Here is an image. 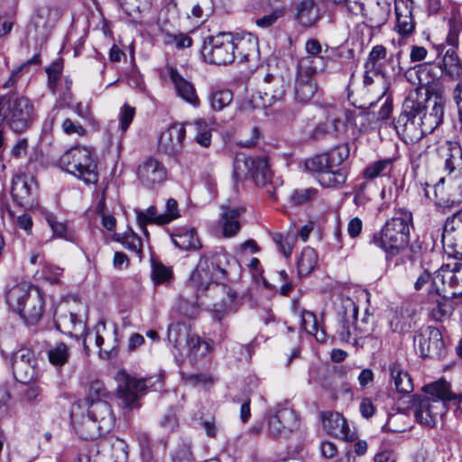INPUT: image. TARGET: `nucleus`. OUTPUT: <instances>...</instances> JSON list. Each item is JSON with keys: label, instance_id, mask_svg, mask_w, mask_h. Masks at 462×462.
I'll use <instances>...</instances> for the list:
<instances>
[{"label": "nucleus", "instance_id": "nucleus-18", "mask_svg": "<svg viewBox=\"0 0 462 462\" xmlns=\"http://www.w3.org/2000/svg\"><path fill=\"white\" fill-rule=\"evenodd\" d=\"M432 284L436 287L442 284L444 292L446 287H448L453 297L462 296V263L442 265L435 272Z\"/></svg>", "mask_w": 462, "mask_h": 462}, {"label": "nucleus", "instance_id": "nucleus-17", "mask_svg": "<svg viewBox=\"0 0 462 462\" xmlns=\"http://www.w3.org/2000/svg\"><path fill=\"white\" fill-rule=\"evenodd\" d=\"M309 60H304L301 65L297 66V75L294 87L295 99L299 103L310 102L318 91L315 79L317 70L310 69Z\"/></svg>", "mask_w": 462, "mask_h": 462}, {"label": "nucleus", "instance_id": "nucleus-51", "mask_svg": "<svg viewBox=\"0 0 462 462\" xmlns=\"http://www.w3.org/2000/svg\"><path fill=\"white\" fill-rule=\"evenodd\" d=\"M171 267L156 261L152 262V278L155 284L168 283L172 279Z\"/></svg>", "mask_w": 462, "mask_h": 462}, {"label": "nucleus", "instance_id": "nucleus-40", "mask_svg": "<svg viewBox=\"0 0 462 462\" xmlns=\"http://www.w3.org/2000/svg\"><path fill=\"white\" fill-rule=\"evenodd\" d=\"M300 318L301 326L307 333L313 335L319 342L326 341V332L322 328H319L317 318L312 312L303 310L300 314Z\"/></svg>", "mask_w": 462, "mask_h": 462}, {"label": "nucleus", "instance_id": "nucleus-4", "mask_svg": "<svg viewBox=\"0 0 462 462\" xmlns=\"http://www.w3.org/2000/svg\"><path fill=\"white\" fill-rule=\"evenodd\" d=\"M411 226V214L401 212L399 216L388 219L381 231L373 235L370 242L383 250L387 261L393 260L406 250Z\"/></svg>", "mask_w": 462, "mask_h": 462}, {"label": "nucleus", "instance_id": "nucleus-52", "mask_svg": "<svg viewBox=\"0 0 462 462\" xmlns=\"http://www.w3.org/2000/svg\"><path fill=\"white\" fill-rule=\"evenodd\" d=\"M326 153L332 168L338 167L349 157L350 147L348 143H342Z\"/></svg>", "mask_w": 462, "mask_h": 462}, {"label": "nucleus", "instance_id": "nucleus-15", "mask_svg": "<svg viewBox=\"0 0 462 462\" xmlns=\"http://www.w3.org/2000/svg\"><path fill=\"white\" fill-rule=\"evenodd\" d=\"M441 242L448 255L462 259V209L447 218Z\"/></svg>", "mask_w": 462, "mask_h": 462}, {"label": "nucleus", "instance_id": "nucleus-1", "mask_svg": "<svg viewBox=\"0 0 462 462\" xmlns=\"http://www.w3.org/2000/svg\"><path fill=\"white\" fill-rule=\"evenodd\" d=\"M445 101L440 95H430L428 88L409 92L402 111L393 120L398 135L406 143H417L441 125Z\"/></svg>", "mask_w": 462, "mask_h": 462}, {"label": "nucleus", "instance_id": "nucleus-30", "mask_svg": "<svg viewBox=\"0 0 462 462\" xmlns=\"http://www.w3.org/2000/svg\"><path fill=\"white\" fill-rule=\"evenodd\" d=\"M186 348L189 361L192 364H197L212 353L214 342L211 339H203L199 336L194 335Z\"/></svg>", "mask_w": 462, "mask_h": 462}, {"label": "nucleus", "instance_id": "nucleus-9", "mask_svg": "<svg viewBox=\"0 0 462 462\" xmlns=\"http://www.w3.org/2000/svg\"><path fill=\"white\" fill-rule=\"evenodd\" d=\"M234 174L236 178L242 175L250 174L258 187L263 188L270 197L275 196L276 188L282 185L279 179L273 180V175L269 168L268 160L265 157L240 158L236 156L234 165Z\"/></svg>", "mask_w": 462, "mask_h": 462}, {"label": "nucleus", "instance_id": "nucleus-50", "mask_svg": "<svg viewBox=\"0 0 462 462\" xmlns=\"http://www.w3.org/2000/svg\"><path fill=\"white\" fill-rule=\"evenodd\" d=\"M55 323L58 329L69 334H72L77 327L84 328L81 320L78 319L77 316L71 312L57 318Z\"/></svg>", "mask_w": 462, "mask_h": 462}, {"label": "nucleus", "instance_id": "nucleus-62", "mask_svg": "<svg viewBox=\"0 0 462 462\" xmlns=\"http://www.w3.org/2000/svg\"><path fill=\"white\" fill-rule=\"evenodd\" d=\"M458 47H450L446 51L443 57V64L445 69L448 73L453 72L454 69H457L460 67V60L457 54V49Z\"/></svg>", "mask_w": 462, "mask_h": 462}, {"label": "nucleus", "instance_id": "nucleus-21", "mask_svg": "<svg viewBox=\"0 0 462 462\" xmlns=\"http://www.w3.org/2000/svg\"><path fill=\"white\" fill-rule=\"evenodd\" d=\"M185 136V125L172 124L162 133L159 138V150L169 156H178L182 151Z\"/></svg>", "mask_w": 462, "mask_h": 462}, {"label": "nucleus", "instance_id": "nucleus-57", "mask_svg": "<svg viewBox=\"0 0 462 462\" xmlns=\"http://www.w3.org/2000/svg\"><path fill=\"white\" fill-rule=\"evenodd\" d=\"M214 11L212 0H199L191 9V14L196 18H208Z\"/></svg>", "mask_w": 462, "mask_h": 462}, {"label": "nucleus", "instance_id": "nucleus-13", "mask_svg": "<svg viewBox=\"0 0 462 462\" xmlns=\"http://www.w3.org/2000/svg\"><path fill=\"white\" fill-rule=\"evenodd\" d=\"M413 346L422 358H439L444 352L441 332L430 326L420 328L415 332Z\"/></svg>", "mask_w": 462, "mask_h": 462}, {"label": "nucleus", "instance_id": "nucleus-47", "mask_svg": "<svg viewBox=\"0 0 462 462\" xmlns=\"http://www.w3.org/2000/svg\"><path fill=\"white\" fill-rule=\"evenodd\" d=\"M448 32L446 38V43L450 47L459 46V34L462 32V18L457 15H452L448 19Z\"/></svg>", "mask_w": 462, "mask_h": 462}, {"label": "nucleus", "instance_id": "nucleus-28", "mask_svg": "<svg viewBox=\"0 0 462 462\" xmlns=\"http://www.w3.org/2000/svg\"><path fill=\"white\" fill-rule=\"evenodd\" d=\"M233 42L236 58L241 62L249 60L251 56L257 52L258 41L252 33H246L241 36L233 35Z\"/></svg>", "mask_w": 462, "mask_h": 462}, {"label": "nucleus", "instance_id": "nucleus-35", "mask_svg": "<svg viewBox=\"0 0 462 462\" xmlns=\"http://www.w3.org/2000/svg\"><path fill=\"white\" fill-rule=\"evenodd\" d=\"M305 50L307 55L299 60L298 65H301L304 60H309L310 69L317 71L322 69L325 67V59L320 55L321 45L319 42L316 39H309L306 42Z\"/></svg>", "mask_w": 462, "mask_h": 462}, {"label": "nucleus", "instance_id": "nucleus-12", "mask_svg": "<svg viewBox=\"0 0 462 462\" xmlns=\"http://www.w3.org/2000/svg\"><path fill=\"white\" fill-rule=\"evenodd\" d=\"M444 170L448 171V176L440 178L435 184V195L440 184L447 180L456 189L451 194L452 198L448 199L447 206H449V202L451 206L459 204L462 202V149L459 146L450 150L445 160Z\"/></svg>", "mask_w": 462, "mask_h": 462}, {"label": "nucleus", "instance_id": "nucleus-64", "mask_svg": "<svg viewBox=\"0 0 462 462\" xmlns=\"http://www.w3.org/2000/svg\"><path fill=\"white\" fill-rule=\"evenodd\" d=\"M417 79L421 87L430 85L434 77L431 76L432 65L430 63H422L415 67Z\"/></svg>", "mask_w": 462, "mask_h": 462}, {"label": "nucleus", "instance_id": "nucleus-31", "mask_svg": "<svg viewBox=\"0 0 462 462\" xmlns=\"http://www.w3.org/2000/svg\"><path fill=\"white\" fill-rule=\"evenodd\" d=\"M34 289L26 282H21L12 287L6 293V301L10 308L17 313L23 310L25 301H27Z\"/></svg>", "mask_w": 462, "mask_h": 462}, {"label": "nucleus", "instance_id": "nucleus-23", "mask_svg": "<svg viewBox=\"0 0 462 462\" xmlns=\"http://www.w3.org/2000/svg\"><path fill=\"white\" fill-rule=\"evenodd\" d=\"M168 75L173 84L177 96L192 106L198 107L200 101L193 83L186 79L172 67L168 69Z\"/></svg>", "mask_w": 462, "mask_h": 462}, {"label": "nucleus", "instance_id": "nucleus-55", "mask_svg": "<svg viewBox=\"0 0 462 462\" xmlns=\"http://www.w3.org/2000/svg\"><path fill=\"white\" fill-rule=\"evenodd\" d=\"M40 63V55L36 54L32 59H30L27 62L22 64L19 68L13 70L9 79L4 84L5 88L16 87L20 77L22 76L23 71H24L30 65L32 64H39Z\"/></svg>", "mask_w": 462, "mask_h": 462}, {"label": "nucleus", "instance_id": "nucleus-38", "mask_svg": "<svg viewBox=\"0 0 462 462\" xmlns=\"http://www.w3.org/2000/svg\"><path fill=\"white\" fill-rule=\"evenodd\" d=\"M208 101L214 111H222L233 101V92L227 88H212L208 94Z\"/></svg>", "mask_w": 462, "mask_h": 462}, {"label": "nucleus", "instance_id": "nucleus-39", "mask_svg": "<svg viewBox=\"0 0 462 462\" xmlns=\"http://www.w3.org/2000/svg\"><path fill=\"white\" fill-rule=\"evenodd\" d=\"M389 14V5H382L379 3H376L369 13H365V10L364 9V13L361 15L367 19L371 27L380 28L387 22Z\"/></svg>", "mask_w": 462, "mask_h": 462}, {"label": "nucleus", "instance_id": "nucleus-16", "mask_svg": "<svg viewBox=\"0 0 462 462\" xmlns=\"http://www.w3.org/2000/svg\"><path fill=\"white\" fill-rule=\"evenodd\" d=\"M299 426V417L290 408H279L267 418L268 435L273 439L287 438L298 430Z\"/></svg>", "mask_w": 462, "mask_h": 462}, {"label": "nucleus", "instance_id": "nucleus-14", "mask_svg": "<svg viewBox=\"0 0 462 462\" xmlns=\"http://www.w3.org/2000/svg\"><path fill=\"white\" fill-rule=\"evenodd\" d=\"M118 397L129 409L139 407V398L146 392L145 379H136L122 371L116 375Z\"/></svg>", "mask_w": 462, "mask_h": 462}, {"label": "nucleus", "instance_id": "nucleus-25", "mask_svg": "<svg viewBox=\"0 0 462 462\" xmlns=\"http://www.w3.org/2000/svg\"><path fill=\"white\" fill-rule=\"evenodd\" d=\"M44 303L43 294L36 288L27 301H25L24 309L19 310L18 314L24 319L26 324L34 325L43 315Z\"/></svg>", "mask_w": 462, "mask_h": 462}, {"label": "nucleus", "instance_id": "nucleus-7", "mask_svg": "<svg viewBox=\"0 0 462 462\" xmlns=\"http://www.w3.org/2000/svg\"><path fill=\"white\" fill-rule=\"evenodd\" d=\"M61 170L83 180L94 184L98 180L97 163L88 147L75 146L62 153L59 159Z\"/></svg>", "mask_w": 462, "mask_h": 462}, {"label": "nucleus", "instance_id": "nucleus-45", "mask_svg": "<svg viewBox=\"0 0 462 462\" xmlns=\"http://www.w3.org/2000/svg\"><path fill=\"white\" fill-rule=\"evenodd\" d=\"M393 159H383L374 162L368 165L363 172L365 179H374L380 176L387 175L393 167Z\"/></svg>", "mask_w": 462, "mask_h": 462}, {"label": "nucleus", "instance_id": "nucleus-49", "mask_svg": "<svg viewBox=\"0 0 462 462\" xmlns=\"http://www.w3.org/2000/svg\"><path fill=\"white\" fill-rule=\"evenodd\" d=\"M395 13H396V19H397V24H396L397 32L403 36L411 34L413 32L414 27H415L411 11L407 10V14H402L399 11V8L395 7Z\"/></svg>", "mask_w": 462, "mask_h": 462}, {"label": "nucleus", "instance_id": "nucleus-58", "mask_svg": "<svg viewBox=\"0 0 462 462\" xmlns=\"http://www.w3.org/2000/svg\"><path fill=\"white\" fill-rule=\"evenodd\" d=\"M384 94L385 93L383 92L376 102L370 103V107H373L376 104L381 103L380 109L377 112L376 116L377 120H386L387 118H389L393 111V102L389 97H385Z\"/></svg>", "mask_w": 462, "mask_h": 462}, {"label": "nucleus", "instance_id": "nucleus-54", "mask_svg": "<svg viewBox=\"0 0 462 462\" xmlns=\"http://www.w3.org/2000/svg\"><path fill=\"white\" fill-rule=\"evenodd\" d=\"M318 189L306 188L295 189L291 196V202L295 206L304 205L318 197Z\"/></svg>", "mask_w": 462, "mask_h": 462}, {"label": "nucleus", "instance_id": "nucleus-60", "mask_svg": "<svg viewBox=\"0 0 462 462\" xmlns=\"http://www.w3.org/2000/svg\"><path fill=\"white\" fill-rule=\"evenodd\" d=\"M63 69V64L58 60L53 62L47 68L46 72L48 75V85L53 93L56 92L57 82Z\"/></svg>", "mask_w": 462, "mask_h": 462}, {"label": "nucleus", "instance_id": "nucleus-11", "mask_svg": "<svg viewBox=\"0 0 462 462\" xmlns=\"http://www.w3.org/2000/svg\"><path fill=\"white\" fill-rule=\"evenodd\" d=\"M308 171L318 174L319 184L325 188H333L344 184L347 179L345 168L333 170L327 153L315 155L305 162Z\"/></svg>", "mask_w": 462, "mask_h": 462}, {"label": "nucleus", "instance_id": "nucleus-22", "mask_svg": "<svg viewBox=\"0 0 462 462\" xmlns=\"http://www.w3.org/2000/svg\"><path fill=\"white\" fill-rule=\"evenodd\" d=\"M285 91L286 85L282 77L267 74L259 86L257 94L263 106L268 107L282 101Z\"/></svg>", "mask_w": 462, "mask_h": 462}, {"label": "nucleus", "instance_id": "nucleus-10", "mask_svg": "<svg viewBox=\"0 0 462 462\" xmlns=\"http://www.w3.org/2000/svg\"><path fill=\"white\" fill-rule=\"evenodd\" d=\"M201 53L204 60L211 64L226 65L233 62L236 59L233 34L220 32L208 38L204 42Z\"/></svg>", "mask_w": 462, "mask_h": 462}, {"label": "nucleus", "instance_id": "nucleus-20", "mask_svg": "<svg viewBox=\"0 0 462 462\" xmlns=\"http://www.w3.org/2000/svg\"><path fill=\"white\" fill-rule=\"evenodd\" d=\"M137 176L144 187L154 189L165 181L167 170L160 161L149 157L139 165Z\"/></svg>", "mask_w": 462, "mask_h": 462}, {"label": "nucleus", "instance_id": "nucleus-26", "mask_svg": "<svg viewBox=\"0 0 462 462\" xmlns=\"http://www.w3.org/2000/svg\"><path fill=\"white\" fill-rule=\"evenodd\" d=\"M219 226L222 229V235L226 238L236 236L240 228L239 217L244 212L242 208H229L223 206Z\"/></svg>", "mask_w": 462, "mask_h": 462}, {"label": "nucleus", "instance_id": "nucleus-41", "mask_svg": "<svg viewBox=\"0 0 462 462\" xmlns=\"http://www.w3.org/2000/svg\"><path fill=\"white\" fill-rule=\"evenodd\" d=\"M341 121L337 118H328L326 122L319 123L312 130L310 137L314 140L323 139L335 135L338 132Z\"/></svg>", "mask_w": 462, "mask_h": 462}, {"label": "nucleus", "instance_id": "nucleus-29", "mask_svg": "<svg viewBox=\"0 0 462 462\" xmlns=\"http://www.w3.org/2000/svg\"><path fill=\"white\" fill-rule=\"evenodd\" d=\"M194 335L190 327L185 323L176 322L168 327V341L178 352L187 347Z\"/></svg>", "mask_w": 462, "mask_h": 462}, {"label": "nucleus", "instance_id": "nucleus-59", "mask_svg": "<svg viewBox=\"0 0 462 462\" xmlns=\"http://www.w3.org/2000/svg\"><path fill=\"white\" fill-rule=\"evenodd\" d=\"M284 15L283 8H275L270 14L263 15L255 20V24L261 28H269L273 26L278 19L282 18Z\"/></svg>", "mask_w": 462, "mask_h": 462}, {"label": "nucleus", "instance_id": "nucleus-63", "mask_svg": "<svg viewBox=\"0 0 462 462\" xmlns=\"http://www.w3.org/2000/svg\"><path fill=\"white\" fill-rule=\"evenodd\" d=\"M180 217L178 202L174 199H169L165 204V212L161 214V222L168 224Z\"/></svg>", "mask_w": 462, "mask_h": 462}, {"label": "nucleus", "instance_id": "nucleus-46", "mask_svg": "<svg viewBox=\"0 0 462 462\" xmlns=\"http://www.w3.org/2000/svg\"><path fill=\"white\" fill-rule=\"evenodd\" d=\"M115 239L121 243L125 248L137 254L142 252L141 239L131 228H128V230L123 234H116Z\"/></svg>", "mask_w": 462, "mask_h": 462}, {"label": "nucleus", "instance_id": "nucleus-36", "mask_svg": "<svg viewBox=\"0 0 462 462\" xmlns=\"http://www.w3.org/2000/svg\"><path fill=\"white\" fill-rule=\"evenodd\" d=\"M389 371L397 392L410 393L413 391L412 380L410 374L403 371L400 364L393 363L389 366Z\"/></svg>", "mask_w": 462, "mask_h": 462}, {"label": "nucleus", "instance_id": "nucleus-27", "mask_svg": "<svg viewBox=\"0 0 462 462\" xmlns=\"http://www.w3.org/2000/svg\"><path fill=\"white\" fill-rule=\"evenodd\" d=\"M322 421L324 429L328 434L342 439H348L349 429L346 420L340 413L326 412L322 414Z\"/></svg>", "mask_w": 462, "mask_h": 462}, {"label": "nucleus", "instance_id": "nucleus-42", "mask_svg": "<svg viewBox=\"0 0 462 462\" xmlns=\"http://www.w3.org/2000/svg\"><path fill=\"white\" fill-rule=\"evenodd\" d=\"M318 261V255L311 247H305L297 262L300 275H307L313 271Z\"/></svg>", "mask_w": 462, "mask_h": 462}, {"label": "nucleus", "instance_id": "nucleus-56", "mask_svg": "<svg viewBox=\"0 0 462 462\" xmlns=\"http://www.w3.org/2000/svg\"><path fill=\"white\" fill-rule=\"evenodd\" d=\"M107 396V392L104 383L99 380L92 381L87 392V396L82 401L96 402L97 400L103 399Z\"/></svg>", "mask_w": 462, "mask_h": 462}, {"label": "nucleus", "instance_id": "nucleus-8", "mask_svg": "<svg viewBox=\"0 0 462 462\" xmlns=\"http://www.w3.org/2000/svg\"><path fill=\"white\" fill-rule=\"evenodd\" d=\"M32 111L30 100L17 92L0 97V125L5 124L15 133L28 127Z\"/></svg>", "mask_w": 462, "mask_h": 462}, {"label": "nucleus", "instance_id": "nucleus-5", "mask_svg": "<svg viewBox=\"0 0 462 462\" xmlns=\"http://www.w3.org/2000/svg\"><path fill=\"white\" fill-rule=\"evenodd\" d=\"M229 255L216 252L200 257L196 269L190 274L187 286L197 297L204 294L208 287L224 278L227 273Z\"/></svg>", "mask_w": 462, "mask_h": 462}, {"label": "nucleus", "instance_id": "nucleus-61", "mask_svg": "<svg viewBox=\"0 0 462 462\" xmlns=\"http://www.w3.org/2000/svg\"><path fill=\"white\" fill-rule=\"evenodd\" d=\"M266 106H263V102L262 99L259 98L258 94L253 95L251 97H245L243 99L238 106V110L242 113L249 114L250 112L260 109V108H265Z\"/></svg>", "mask_w": 462, "mask_h": 462}, {"label": "nucleus", "instance_id": "nucleus-6", "mask_svg": "<svg viewBox=\"0 0 462 462\" xmlns=\"http://www.w3.org/2000/svg\"><path fill=\"white\" fill-rule=\"evenodd\" d=\"M339 314L341 319L337 333L342 342L357 346L360 339L368 337L374 331L371 317L357 319L358 307L352 299L342 300Z\"/></svg>", "mask_w": 462, "mask_h": 462}, {"label": "nucleus", "instance_id": "nucleus-48", "mask_svg": "<svg viewBox=\"0 0 462 462\" xmlns=\"http://www.w3.org/2000/svg\"><path fill=\"white\" fill-rule=\"evenodd\" d=\"M220 290L225 293L226 297L220 302L213 304L215 310L223 313L235 311L236 309V300H237L236 291L225 287H221Z\"/></svg>", "mask_w": 462, "mask_h": 462}, {"label": "nucleus", "instance_id": "nucleus-37", "mask_svg": "<svg viewBox=\"0 0 462 462\" xmlns=\"http://www.w3.org/2000/svg\"><path fill=\"white\" fill-rule=\"evenodd\" d=\"M134 212L138 226L146 236L149 235L147 230L148 224L164 225V222H161V214L157 213V208L154 206H150L145 211L135 209Z\"/></svg>", "mask_w": 462, "mask_h": 462}, {"label": "nucleus", "instance_id": "nucleus-19", "mask_svg": "<svg viewBox=\"0 0 462 462\" xmlns=\"http://www.w3.org/2000/svg\"><path fill=\"white\" fill-rule=\"evenodd\" d=\"M35 365L34 354L31 349L21 348L13 355V374L22 383H28L35 377Z\"/></svg>", "mask_w": 462, "mask_h": 462}, {"label": "nucleus", "instance_id": "nucleus-32", "mask_svg": "<svg viewBox=\"0 0 462 462\" xmlns=\"http://www.w3.org/2000/svg\"><path fill=\"white\" fill-rule=\"evenodd\" d=\"M296 10V20L302 26H312L320 18L319 8L314 0H302Z\"/></svg>", "mask_w": 462, "mask_h": 462}, {"label": "nucleus", "instance_id": "nucleus-43", "mask_svg": "<svg viewBox=\"0 0 462 462\" xmlns=\"http://www.w3.org/2000/svg\"><path fill=\"white\" fill-rule=\"evenodd\" d=\"M70 356V350L65 343H58L48 350L50 363L57 367L64 365Z\"/></svg>", "mask_w": 462, "mask_h": 462}, {"label": "nucleus", "instance_id": "nucleus-33", "mask_svg": "<svg viewBox=\"0 0 462 462\" xmlns=\"http://www.w3.org/2000/svg\"><path fill=\"white\" fill-rule=\"evenodd\" d=\"M175 246L181 250H196L201 247L196 231L193 228L180 227L171 235Z\"/></svg>", "mask_w": 462, "mask_h": 462}, {"label": "nucleus", "instance_id": "nucleus-44", "mask_svg": "<svg viewBox=\"0 0 462 462\" xmlns=\"http://www.w3.org/2000/svg\"><path fill=\"white\" fill-rule=\"evenodd\" d=\"M188 125L192 126L194 129L196 142L203 147H208L211 143L212 136L211 127L203 119L196 120L193 123H189Z\"/></svg>", "mask_w": 462, "mask_h": 462}, {"label": "nucleus", "instance_id": "nucleus-34", "mask_svg": "<svg viewBox=\"0 0 462 462\" xmlns=\"http://www.w3.org/2000/svg\"><path fill=\"white\" fill-rule=\"evenodd\" d=\"M439 288L437 287V293L431 296L432 302L430 310V317L436 321H442L452 314V305L447 296H441Z\"/></svg>", "mask_w": 462, "mask_h": 462}, {"label": "nucleus", "instance_id": "nucleus-2", "mask_svg": "<svg viewBox=\"0 0 462 462\" xmlns=\"http://www.w3.org/2000/svg\"><path fill=\"white\" fill-rule=\"evenodd\" d=\"M71 423L80 439H94L109 432L115 424V415L107 401H78L70 410Z\"/></svg>", "mask_w": 462, "mask_h": 462}, {"label": "nucleus", "instance_id": "nucleus-53", "mask_svg": "<svg viewBox=\"0 0 462 462\" xmlns=\"http://www.w3.org/2000/svg\"><path fill=\"white\" fill-rule=\"evenodd\" d=\"M104 331H106V324L103 321H100L97 324L94 330L86 333L83 339L86 351L88 350L89 345L92 344V339H96V346L99 349V353L101 354V346L104 344L102 332Z\"/></svg>", "mask_w": 462, "mask_h": 462}, {"label": "nucleus", "instance_id": "nucleus-3", "mask_svg": "<svg viewBox=\"0 0 462 462\" xmlns=\"http://www.w3.org/2000/svg\"><path fill=\"white\" fill-rule=\"evenodd\" d=\"M425 395L415 401L414 416L421 425L432 428L447 411V402L460 403L462 395L455 394L450 385L444 380H439L423 387Z\"/></svg>", "mask_w": 462, "mask_h": 462}, {"label": "nucleus", "instance_id": "nucleus-24", "mask_svg": "<svg viewBox=\"0 0 462 462\" xmlns=\"http://www.w3.org/2000/svg\"><path fill=\"white\" fill-rule=\"evenodd\" d=\"M32 185V178L28 179L25 175H17L13 178L12 196L18 206L27 208L33 205Z\"/></svg>", "mask_w": 462, "mask_h": 462}]
</instances>
